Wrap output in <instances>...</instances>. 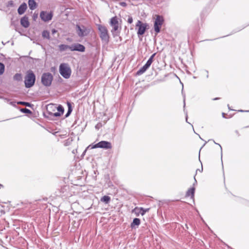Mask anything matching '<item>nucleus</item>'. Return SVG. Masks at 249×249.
Wrapping results in <instances>:
<instances>
[{
	"mask_svg": "<svg viewBox=\"0 0 249 249\" xmlns=\"http://www.w3.org/2000/svg\"><path fill=\"white\" fill-rule=\"evenodd\" d=\"M141 224V220L139 218H135L133 220L132 222L131 223L130 227L131 229H136L138 228L139 226Z\"/></svg>",
	"mask_w": 249,
	"mask_h": 249,
	"instance_id": "15",
	"label": "nucleus"
},
{
	"mask_svg": "<svg viewBox=\"0 0 249 249\" xmlns=\"http://www.w3.org/2000/svg\"><path fill=\"white\" fill-rule=\"evenodd\" d=\"M53 80V76L50 72L43 73L41 76V81L42 85L45 87H50Z\"/></svg>",
	"mask_w": 249,
	"mask_h": 249,
	"instance_id": "6",
	"label": "nucleus"
},
{
	"mask_svg": "<svg viewBox=\"0 0 249 249\" xmlns=\"http://www.w3.org/2000/svg\"><path fill=\"white\" fill-rule=\"evenodd\" d=\"M195 187H192L190 188L187 191V192L186 193V196H191V198H194V195H195Z\"/></svg>",
	"mask_w": 249,
	"mask_h": 249,
	"instance_id": "16",
	"label": "nucleus"
},
{
	"mask_svg": "<svg viewBox=\"0 0 249 249\" xmlns=\"http://www.w3.org/2000/svg\"><path fill=\"white\" fill-rule=\"evenodd\" d=\"M150 64L146 62L145 64L137 71L136 75H140L143 74L150 67Z\"/></svg>",
	"mask_w": 249,
	"mask_h": 249,
	"instance_id": "12",
	"label": "nucleus"
},
{
	"mask_svg": "<svg viewBox=\"0 0 249 249\" xmlns=\"http://www.w3.org/2000/svg\"><path fill=\"white\" fill-rule=\"evenodd\" d=\"M20 111L24 113H29V114L32 113V111L30 109L26 108H21Z\"/></svg>",
	"mask_w": 249,
	"mask_h": 249,
	"instance_id": "27",
	"label": "nucleus"
},
{
	"mask_svg": "<svg viewBox=\"0 0 249 249\" xmlns=\"http://www.w3.org/2000/svg\"><path fill=\"white\" fill-rule=\"evenodd\" d=\"M197 170H196V174H195V176H194V180H195V182H194V183H193V187H194L196 185V184H197V181H196V174H197Z\"/></svg>",
	"mask_w": 249,
	"mask_h": 249,
	"instance_id": "34",
	"label": "nucleus"
},
{
	"mask_svg": "<svg viewBox=\"0 0 249 249\" xmlns=\"http://www.w3.org/2000/svg\"><path fill=\"white\" fill-rule=\"evenodd\" d=\"M219 99H220V98H215L213 99V100H218Z\"/></svg>",
	"mask_w": 249,
	"mask_h": 249,
	"instance_id": "43",
	"label": "nucleus"
},
{
	"mask_svg": "<svg viewBox=\"0 0 249 249\" xmlns=\"http://www.w3.org/2000/svg\"><path fill=\"white\" fill-rule=\"evenodd\" d=\"M239 111H241V112H243L244 111L243 110H240Z\"/></svg>",
	"mask_w": 249,
	"mask_h": 249,
	"instance_id": "50",
	"label": "nucleus"
},
{
	"mask_svg": "<svg viewBox=\"0 0 249 249\" xmlns=\"http://www.w3.org/2000/svg\"><path fill=\"white\" fill-rule=\"evenodd\" d=\"M228 106L229 108L230 109H231L230 107H229V105H228Z\"/></svg>",
	"mask_w": 249,
	"mask_h": 249,
	"instance_id": "49",
	"label": "nucleus"
},
{
	"mask_svg": "<svg viewBox=\"0 0 249 249\" xmlns=\"http://www.w3.org/2000/svg\"><path fill=\"white\" fill-rule=\"evenodd\" d=\"M24 84L26 88H30L33 87L36 81V75L34 72L31 70H28L24 78Z\"/></svg>",
	"mask_w": 249,
	"mask_h": 249,
	"instance_id": "2",
	"label": "nucleus"
},
{
	"mask_svg": "<svg viewBox=\"0 0 249 249\" xmlns=\"http://www.w3.org/2000/svg\"><path fill=\"white\" fill-rule=\"evenodd\" d=\"M70 46L65 44H61L59 46V49L60 51H64L66 50L67 49H70Z\"/></svg>",
	"mask_w": 249,
	"mask_h": 249,
	"instance_id": "21",
	"label": "nucleus"
},
{
	"mask_svg": "<svg viewBox=\"0 0 249 249\" xmlns=\"http://www.w3.org/2000/svg\"><path fill=\"white\" fill-rule=\"evenodd\" d=\"M4 229H5V226L4 225V221H0V231H2Z\"/></svg>",
	"mask_w": 249,
	"mask_h": 249,
	"instance_id": "32",
	"label": "nucleus"
},
{
	"mask_svg": "<svg viewBox=\"0 0 249 249\" xmlns=\"http://www.w3.org/2000/svg\"><path fill=\"white\" fill-rule=\"evenodd\" d=\"M156 53H154L153 54H152V55L150 57V58L147 61V62L150 65H151L152 63L153 62V58L155 57V56L156 55Z\"/></svg>",
	"mask_w": 249,
	"mask_h": 249,
	"instance_id": "26",
	"label": "nucleus"
},
{
	"mask_svg": "<svg viewBox=\"0 0 249 249\" xmlns=\"http://www.w3.org/2000/svg\"><path fill=\"white\" fill-rule=\"evenodd\" d=\"M48 114H49V115H50L51 117H59L61 115V114L60 113L58 112H55L54 113L50 112H48Z\"/></svg>",
	"mask_w": 249,
	"mask_h": 249,
	"instance_id": "24",
	"label": "nucleus"
},
{
	"mask_svg": "<svg viewBox=\"0 0 249 249\" xmlns=\"http://www.w3.org/2000/svg\"><path fill=\"white\" fill-rule=\"evenodd\" d=\"M101 126H102L101 124L99 123V124H96V125L95 126V128H96V129H99V128H100Z\"/></svg>",
	"mask_w": 249,
	"mask_h": 249,
	"instance_id": "37",
	"label": "nucleus"
},
{
	"mask_svg": "<svg viewBox=\"0 0 249 249\" xmlns=\"http://www.w3.org/2000/svg\"><path fill=\"white\" fill-rule=\"evenodd\" d=\"M110 197L107 196H104L101 198L102 202H105L106 204H108L110 201Z\"/></svg>",
	"mask_w": 249,
	"mask_h": 249,
	"instance_id": "20",
	"label": "nucleus"
},
{
	"mask_svg": "<svg viewBox=\"0 0 249 249\" xmlns=\"http://www.w3.org/2000/svg\"><path fill=\"white\" fill-rule=\"evenodd\" d=\"M11 25H13L15 27V30L17 31V26L18 25V20L17 18V17H13L11 18Z\"/></svg>",
	"mask_w": 249,
	"mask_h": 249,
	"instance_id": "18",
	"label": "nucleus"
},
{
	"mask_svg": "<svg viewBox=\"0 0 249 249\" xmlns=\"http://www.w3.org/2000/svg\"><path fill=\"white\" fill-rule=\"evenodd\" d=\"M213 142H214V143L218 144L220 146V149H221V157H222V149L221 146L220 145V144L216 143L214 141H213Z\"/></svg>",
	"mask_w": 249,
	"mask_h": 249,
	"instance_id": "38",
	"label": "nucleus"
},
{
	"mask_svg": "<svg viewBox=\"0 0 249 249\" xmlns=\"http://www.w3.org/2000/svg\"><path fill=\"white\" fill-rule=\"evenodd\" d=\"M20 24L24 28L28 27L30 25V22L28 17H22L20 19Z\"/></svg>",
	"mask_w": 249,
	"mask_h": 249,
	"instance_id": "14",
	"label": "nucleus"
},
{
	"mask_svg": "<svg viewBox=\"0 0 249 249\" xmlns=\"http://www.w3.org/2000/svg\"><path fill=\"white\" fill-rule=\"evenodd\" d=\"M53 14L52 12H51L49 13H47L46 12L41 11L40 13L39 16H53Z\"/></svg>",
	"mask_w": 249,
	"mask_h": 249,
	"instance_id": "29",
	"label": "nucleus"
},
{
	"mask_svg": "<svg viewBox=\"0 0 249 249\" xmlns=\"http://www.w3.org/2000/svg\"><path fill=\"white\" fill-rule=\"evenodd\" d=\"M17 104L18 105H24L26 107H30L31 106V104L30 103L26 102H23V101H19L17 102Z\"/></svg>",
	"mask_w": 249,
	"mask_h": 249,
	"instance_id": "23",
	"label": "nucleus"
},
{
	"mask_svg": "<svg viewBox=\"0 0 249 249\" xmlns=\"http://www.w3.org/2000/svg\"><path fill=\"white\" fill-rule=\"evenodd\" d=\"M187 119H188V117H187V115L186 117V122H187Z\"/></svg>",
	"mask_w": 249,
	"mask_h": 249,
	"instance_id": "47",
	"label": "nucleus"
},
{
	"mask_svg": "<svg viewBox=\"0 0 249 249\" xmlns=\"http://www.w3.org/2000/svg\"><path fill=\"white\" fill-rule=\"evenodd\" d=\"M56 32H57V30H55V29H53L52 30V34H55Z\"/></svg>",
	"mask_w": 249,
	"mask_h": 249,
	"instance_id": "39",
	"label": "nucleus"
},
{
	"mask_svg": "<svg viewBox=\"0 0 249 249\" xmlns=\"http://www.w3.org/2000/svg\"><path fill=\"white\" fill-rule=\"evenodd\" d=\"M70 50L71 51L84 52L85 51V47L81 44L75 43L70 46Z\"/></svg>",
	"mask_w": 249,
	"mask_h": 249,
	"instance_id": "10",
	"label": "nucleus"
},
{
	"mask_svg": "<svg viewBox=\"0 0 249 249\" xmlns=\"http://www.w3.org/2000/svg\"><path fill=\"white\" fill-rule=\"evenodd\" d=\"M185 106V99H184V107Z\"/></svg>",
	"mask_w": 249,
	"mask_h": 249,
	"instance_id": "46",
	"label": "nucleus"
},
{
	"mask_svg": "<svg viewBox=\"0 0 249 249\" xmlns=\"http://www.w3.org/2000/svg\"><path fill=\"white\" fill-rule=\"evenodd\" d=\"M222 117H223V118H227V117H226V114H225V113H222Z\"/></svg>",
	"mask_w": 249,
	"mask_h": 249,
	"instance_id": "41",
	"label": "nucleus"
},
{
	"mask_svg": "<svg viewBox=\"0 0 249 249\" xmlns=\"http://www.w3.org/2000/svg\"><path fill=\"white\" fill-rule=\"evenodd\" d=\"M121 20L119 21L117 17H113L110 20V25L112 29L111 32L114 37L118 36L121 30Z\"/></svg>",
	"mask_w": 249,
	"mask_h": 249,
	"instance_id": "1",
	"label": "nucleus"
},
{
	"mask_svg": "<svg viewBox=\"0 0 249 249\" xmlns=\"http://www.w3.org/2000/svg\"><path fill=\"white\" fill-rule=\"evenodd\" d=\"M164 21L163 17H156L154 23V29L156 34L160 32L161 26L163 24Z\"/></svg>",
	"mask_w": 249,
	"mask_h": 249,
	"instance_id": "8",
	"label": "nucleus"
},
{
	"mask_svg": "<svg viewBox=\"0 0 249 249\" xmlns=\"http://www.w3.org/2000/svg\"><path fill=\"white\" fill-rule=\"evenodd\" d=\"M28 5L32 10H35L37 7V3L35 0H28Z\"/></svg>",
	"mask_w": 249,
	"mask_h": 249,
	"instance_id": "17",
	"label": "nucleus"
},
{
	"mask_svg": "<svg viewBox=\"0 0 249 249\" xmlns=\"http://www.w3.org/2000/svg\"><path fill=\"white\" fill-rule=\"evenodd\" d=\"M27 9V5L25 2H23L18 9V13L19 15H23Z\"/></svg>",
	"mask_w": 249,
	"mask_h": 249,
	"instance_id": "13",
	"label": "nucleus"
},
{
	"mask_svg": "<svg viewBox=\"0 0 249 249\" xmlns=\"http://www.w3.org/2000/svg\"><path fill=\"white\" fill-rule=\"evenodd\" d=\"M111 147V143L109 142L105 141H101L92 146V148H101L106 149H110Z\"/></svg>",
	"mask_w": 249,
	"mask_h": 249,
	"instance_id": "9",
	"label": "nucleus"
},
{
	"mask_svg": "<svg viewBox=\"0 0 249 249\" xmlns=\"http://www.w3.org/2000/svg\"><path fill=\"white\" fill-rule=\"evenodd\" d=\"M14 80L20 81L22 80V75L21 73H16L13 77Z\"/></svg>",
	"mask_w": 249,
	"mask_h": 249,
	"instance_id": "22",
	"label": "nucleus"
},
{
	"mask_svg": "<svg viewBox=\"0 0 249 249\" xmlns=\"http://www.w3.org/2000/svg\"><path fill=\"white\" fill-rule=\"evenodd\" d=\"M16 103H14V102H11V104L13 106H16Z\"/></svg>",
	"mask_w": 249,
	"mask_h": 249,
	"instance_id": "42",
	"label": "nucleus"
},
{
	"mask_svg": "<svg viewBox=\"0 0 249 249\" xmlns=\"http://www.w3.org/2000/svg\"><path fill=\"white\" fill-rule=\"evenodd\" d=\"M149 210V208L147 209H144L142 207L138 208L136 207L134 210L133 212H135L136 214L138 216L139 215V214H141L142 215H143L145 214V213L148 212Z\"/></svg>",
	"mask_w": 249,
	"mask_h": 249,
	"instance_id": "11",
	"label": "nucleus"
},
{
	"mask_svg": "<svg viewBox=\"0 0 249 249\" xmlns=\"http://www.w3.org/2000/svg\"><path fill=\"white\" fill-rule=\"evenodd\" d=\"M53 17H40L41 19L45 21H48L51 20L52 19Z\"/></svg>",
	"mask_w": 249,
	"mask_h": 249,
	"instance_id": "30",
	"label": "nucleus"
},
{
	"mask_svg": "<svg viewBox=\"0 0 249 249\" xmlns=\"http://www.w3.org/2000/svg\"><path fill=\"white\" fill-rule=\"evenodd\" d=\"M37 17H36V16L33 17V18H34V20H36V18Z\"/></svg>",
	"mask_w": 249,
	"mask_h": 249,
	"instance_id": "45",
	"label": "nucleus"
},
{
	"mask_svg": "<svg viewBox=\"0 0 249 249\" xmlns=\"http://www.w3.org/2000/svg\"><path fill=\"white\" fill-rule=\"evenodd\" d=\"M149 27V24L147 23H143L138 20L136 24V29H137V35L139 37L144 35L146 30Z\"/></svg>",
	"mask_w": 249,
	"mask_h": 249,
	"instance_id": "4",
	"label": "nucleus"
},
{
	"mask_svg": "<svg viewBox=\"0 0 249 249\" xmlns=\"http://www.w3.org/2000/svg\"><path fill=\"white\" fill-rule=\"evenodd\" d=\"M121 5H122V6H124V5H125V3H124V2H122V3H121Z\"/></svg>",
	"mask_w": 249,
	"mask_h": 249,
	"instance_id": "44",
	"label": "nucleus"
},
{
	"mask_svg": "<svg viewBox=\"0 0 249 249\" xmlns=\"http://www.w3.org/2000/svg\"><path fill=\"white\" fill-rule=\"evenodd\" d=\"M42 36L44 38L50 39V32L47 30H44L42 33Z\"/></svg>",
	"mask_w": 249,
	"mask_h": 249,
	"instance_id": "19",
	"label": "nucleus"
},
{
	"mask_svg": "<svg viewBox=\"0 0 249 249\" xmlns=\"http://www.w3.org/2000/svg\"><path fill=\"white\" fill-rule=\"evenodd\" d=\"M7 5L8 7H13L15 6V4L13 0H9L8 1Z\"/></svg>",
	"mask_w": 249,
	"mask_h": 249,
	"instance_id": "31",
	"label": "nucleus"
},
{
	"mask_svg": "<svg viewBox=\"0 0 249 249\" xmlns=\"http://www.w3.org/2000/svg\"><path fill=\"white\" fill-rule=\"evenodd\" d=\"M67 106H68V109H72V107H71V103L68 102H67Z\"/></svg>",
	"mask_w": 249,
	"mask_h": 249,
	"instance_id": "35",
	"label": "nucleus"
},
{
	"mask_svg": "<svg viewBox=\"0 0 249 249\" xmlns=\"http://www.w3.org/2000/svg\"><path fill=\"white\" fill-rule=\"evenodd\" d=\"M57 110H58V112H59L61 114H63L64 113V107L61 105H59L57 107Z\"/></svg>",
	"mask_w": 249,
	"mask_h": 249,
	"instance_id": "28",
	"label": "nucleus"
},
{
	"mask_svg": "<svg viewBox=\"0 0 249 249\" xmlns=\"http://www.w3.org/2000/svg\"><path fill=\"white\" fill-rule=\"evenodd\" d=\"M98 29L99 31V36L102 42L106 44L108 43L109 41V36L107 28L101 24L98 25Z\"/></svg>",
	"mask_w": 249,
	"mask_h": 249,
	"instance_id": "3",
	"label": "nucleus"
},
{
	"mask_svg": "<svg viewBox=\"0 0 249 249\" xmlns=\"http://www.w3.org/2000/svg\"><path fill=\"white\" fill-rule=\"evenodd\" d=\"M133 22V18L132 17H129L128 18V22L129 23H131Z\"/></svg>",
	"mask_w": 249,
	"mask_h": 249,
	"instance_id": "36",
	"label": "nucleus"
},
{
	"mask_svg": "<svg viewBox=\"0 0 249 249\" xmlns=\"http://www.w3.org/2000/svg\"><path fill=\"white\" fill-rule=\"evenodd\" d=\"M72 109H68L67 113L65 114V117L67 118L70 116L72 112Z\"/></svg>",
	"mask_w": 249,
	"mask_h": 249,
	"instance_id": "33",
	"label": "nucleus"
},
{
	"mask_svg": "<svg viewBox=\"0 0 249 249\" xmlns=\"http://www.w3.org/2000/svg\"><path fill=\"white\" fill-rule=\"evenodd\" d=\"M76 30L78 36L80 37L86 36L90 33L89 29L84 25L76 24Z\"/></svg>",
	"mask_w": 249,
	"mask_h": 249,
	"instance_id": "7",
	"label": "nucleus"
},
{
	"mask_svg": "<svg viewBox=\"0 0 249 249\" xmlns=\"http://www.w3.org/2000/svg\"><path fill=\"white\" fill-rule=\"evenodd\" d=\"M202 170H203V168H201V170H199V171H200V172H202Z\"/></svg>",
	"mask_w": 249,
	"mask_h": 249,
	"instance_id": "48",
	"label": "nucleus"
},
{
	"mask_svg": "<svg viewBox=\"0 0 249 249\" xmlns=\"http://www.w3.org/2000/svg\"><path fill=\"white\" fill-rule=\"evenodd\" d=\"M4 65L3 63L0 62V75H1L3 73L4 71Z\"/></svg>",
	"mask_w": 249,
	"mask_h": 249,
	"instance_id": "25",
	"label": "nucleus"
},
{
	"mask_svg": "<svg viewBox=\"0 0 249 249\" xmlns=\"http://www.w3.org/2000/svg\"><path fill=\"white\" fill-rule=\"evenodd\" d=\"M59 72L64 78L68 79L70 77L71 71L67 64L62 63L59 66Z\"/></svg>",
	"mask_w": 249,
	"mask_h": 249,
	"instance_id": "5",
	"label": "nucleus"
},
{
	"mask_svg": "<svg viewBox=\"0 0 249 249\" xmlns=\"http://www.w3.org/2000/svg\"><path fill=\"white\" fill-rule=\"evenodd\" d=\"M66 187V186H65L63 188H61V191H60V193H64V190H65V188Z\"/></svg>",
	"mask_w": 249,
	"mask_h": 249,
	"instance_id": "40",
	"label": "nucleus"
}]
</instances>
